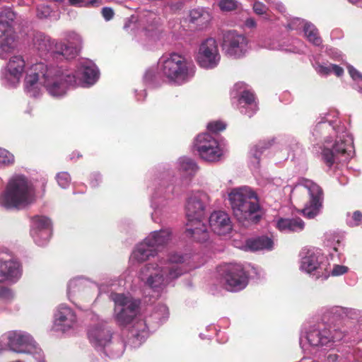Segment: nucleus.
Segmentation results:
<instances>
[{
    "instance_id": "nucleus-1",
    "label": "nucleus",
    "mask_w": 362,
    "mask_h": 362,
    "mask_svg": "<svg viewBox=\"0 0 362 362\" xmlns=\"http://www.w3.org/2000/svg\"><path fill=\"white\" fill-rule=\"evenodd\" d=\"M338 116L337 110L320 115L310 139L313 146L322 150V159L329 168L334 164L346 163L354 153L353 136L341 125Z\"/></svg>"
},
{
    "instance_id": "nucleus-2",
    "label": "nucleus",
    "mask_w": 362,
    "mask_h": 362,
    "mask_svg": "<svg viewBox=\"0 0 362 362\" xmlns=\"http://www.w3.org/2000/svg\"><path fill=\"white\" fill-rule=\"evenodd\" d=\"M76 83L72 71L64 66L40 62L26 70L24 90L29 97L37 98L42 95L41 86H43L50 96L62 98Z\"/></svg>"
},
{
    "instance_id": "nucleus-3",
    "label": "nucleus",
    "mask_w": 362,
    "mask_h": 362,
    "mask_svg": "<svg viewBox=\"0 0 362 362\" xmlns=\"http://www.w3.org/2000/svg\"><path fill=\"white\" fill-rule=\"evenodd\" d=\"M110 299L114 302L112 317L116 324L129 330L132 346H140L148 337L150 327L141 313V300L130 294L118 293H112Z\"/></svg>"
},
{
    "instance_id": "nucleus-4",
    "label": "nucleus",
    "mask_w": 362,
    "mask_h": 362,
    "mask_svg": "<svg viewBox=\"0 0 362 362\" xmlns=\"http://www.w3.org/2000/svg\"><path fill=\"white\" fill-rule=\"evenodd\" d=\"M186 256L173 253L166 260L148 263L141 268L139 279L153 291L160 292L187 271L183 265Z\"/></svg>"
},
{
    "instance_id": "nucleus-5",
    "label": "nucleus",
    "mask_w": 362,
    "mask_h": 362,
    "mask_svg": "<svg viewBox=\"0 0 362 362\" xmlns=\"http://www.w3.org/2000/svg\"><path fill=\"white\" fill-rule=\"evenodd\" d=\"M150 188V206L153 210L151 218L155 224H166L170 216V202L181 189L174 183L172 171L167 168H163L156 175Z\"/></svg>"
},
{
    "instance_id": "nucleus-6",
    "label": "nucleus",
    "mask_w": 362,
    "mask_h": 362,
    "mask_svg": "<svg viewBox=\"0 0 362 362\" xmlns=\"http://www.w3.org/2000/svg\"><path fill=\"white\" fill-rule=\"evenodd\" d=\"M62 35L63 40H57L43 33L37 32L33 35V47L41 57L49 55L66 60L74 59L82 47L81 36L71 30L65 31Z\"/></svg>"
},
{
    "instance_id": "nucleus-7",
    "label": "nucleus",
    "mask_w": 362,
    "mask_h": 362,
    "mask_svg": "<svg viewBox=\"0 0 362 362\" xmlns=\"http://www.w3.org/2000/svg\"><path fill=\"white\" fill-rule=\"evenodd\" d=\"M37 199L33 182L25 175H11L0 193V207L6 210H22L33 204Z\"/></svg>"
},
{
    "instance_id": "nucleus-8",
    "label": "nucleus",
    "mask_w": 362,
    "mask_h": 362,
    "mask_svg": "<svg viewBox=\"0 0 362 362\" xmlns=\"http://www.w3.org/2000/svg\"><path fill=\"white\" fill-rule=\"evenodd\" d=\"M234 216L240 221L257 224L262 216L258 197L248 186L233 188L228 194Z\"/></svg>"
},
{
    "instance_id": "nucleus-9",
    "label": "nucleus",
    "mask_w": 362,
    "mask_h": 362,
    "mask_svg": "<svg viewBox=\"0 0 362 362\" xmlns=\"http://www.w3.org/2000/svg\"><path fill=\"white\" fill-rule=\"evenodd\" d=\"M344 337L339 329H332L324 322L305 326L301 330L299 344L303 351L326 350L332 349L337 341Z\"/></svg>"
},
{
    "instance_id": "nucleus-10",
    "label": "nucleus",
    "mask_w": 362,
    "mask_h": 362,
    "mask_svg": "<svg viewBox=\"0 0 362 362\" xmlns=\"http://www.w3.org/2000/svg\"><path fill=\"white\" fill-rule=\"evenodd\" d=\"M88 341L98 351L110 358H119L124 351L122 339L115 335L111 327L105 322L90 325L87 332Z\"/></svg>"
},
{
    "instance_id": "nucleus-11",
    "label": "nucleus",
    "mask_w": 362,
    "mask_h": 362,
    "mask_svg": "<svg viewBox=\"0 0 362 362\" xmlns=\"http://www.w3.org/2000/svg\"><path fill=\"white\" fill-rule=\"evenodd\" d=\"M123 285V280L116 277L107 276L101 283L97 284L83 276H76L69 281L66 295L70 302L79 309H82L83 303L89 302L93 299V296L90 295L92 290L105 291L106 288Z\"/></svg>"
},
{
    "instance_id": "nucleus-12",
    "label": "nucleus",
    "mask_w": 362,
    "mask_h": 362,
    "mask_svg": "<svg viewBox=\"0 0 362 362\" xmlns=\"http://www.w3.org/2000/svg\"><path fill=\"white\" fill-rule=\"evenodd\" d=\"M160 74L173 84L182 85L195 74L194 64L185 56L176 52L163 54L158 60Z\"/></svg>"
},
{
    "instance_id": "nucleus-13",
    "label": "nucleus",
    "mask_w": 362,
    "mask_h": 362,
    "mask_svg": "<svg viewBox=\"0 0 362 362\" xmlns=\"http://www.w3.org/2000/svg\"><path fill=\"white\" fill-rule=\"evenodd\" d=\"M6 346L11 351L17 354H31L37 362H45L42 350L35 341L33 336L23 330L17 329L6 332L3 335Z\"/></svg>"
},
{
    "instance_id": "nucleus-14",
    "label": "nucleus",
    "mask_w": 362,
    "mask_h": 362,
    "mask_svg": "<svg viewBox=\"0 0 362 362\" xmlns=\"http://www.w3.org/2000/svg\"><path fill=\"white\" fill-rule=\"evenodd\" d=\"M304 189L308 194V199L300 211L303 216L308 219L318 216L323 207L324 192L322 187L311 180L300 178L292 189V193Z\"/></svg>"
},
{
    "instance_id": "nucleus-15",
    "label": "nucleus",
    "mask_w": 362,
    "mask_h": 362,
    "mask_svg": "<svg viewBox=\"0 0 362 362\" xmlns=\"http://www.w3.org/2000/svg\"><path fill=\"white\" fill-rule=\"evenodd\" d=\"M253 269L249 264L230 263L221 266L218 272L225 282L226 288L229 291L238 292L247 286L250 271Z\"/></svg>"
},
{
    "instance_id": "nucleus-16",
    "label": "nucleus",
    "mask_w": 362,
    "mask_h": 362,
    "mask_svg": "<svg viewBox=\"0 0 362 362\" xmlns=\"http://www.w3.org/2000/svg\"><path fill=\"white\" fill-rule=\"evenodd\" d=\"M299 269L316 279L326 277V259L317 248L304 247L300 254Z\"/></svg>"
},
{
    "instance_id": "nucleus-17",
    "label": "nucleus",
    "mask_w": 362,
    "mask_h": 362,
    "mask_svg": "<svg viewBox=\"0 0 362 362\" xmlns=\"http://www.w3.org/2000/svg\"><path fill=\"white\" fill-rule=\"evenodd\" d=\"M211 202L209 194L203 190L189 192L185 203V216L188 223L193 225L201 223Z\"/></svg>"
},
{
    "instance_id": "nucleus-18",
    "label": "nucleus",
    "mask_w": 362,
    "mask_h": 362,
    "mask_svg": "<svg viewBox=\"0 0 362 362\" xmlns=\"http://www.w3.org/2000/svg\"><path fill=\"white\" fill-rule=\"evenodd\" d=\"M221 47L228 57L240 59L250 49V41L245 34L230 30L223 34Z\"/></svg>"
},
{
    "instance_id": "nucleus-19",
    "label": "nucleus",
    "mask_w": 362,
    "mask_h": 362,
    "mask_svg": "<svg viewBox=\"0 0 362 362\" xmlns=\"http://www.w3.org/2000/svg\"><path fill=\"white\" fill-rule=\"evenodd\" d=\"M54 327L56 331L67 335L76 333L81 322L76 312L65 303L59 304L54 315Z\"/></svg>"
},
{
    "instance_id": "nucleus-20",
    "label": "nucleus",
    "mask_w": 362,
    "mask_h": 362,
    "mask_svg": "<svg viewBox=\"0 0 362 362\" xmlns=\"http://www.w3.org/2000/svg\"><path fill=\"white\" fill-rule=\"evenodd\" d=\"M233 104L237 102V108L240 113L249 117L257 111L258 107L254 93L243 82L236 83L230 92Z\"/></svg>"
},
{
    "instance_id": "nucleus-21",
    "label": "nucleus",
    "mask_w": 362,
    "mask_h": 362,
    "mask_svg": "<svg viewBox=\"0 0 362 362\" xmlns=\"http://www.w3.org/2000/svg\"><path fill=\"white\" fill-rule=\"evenodd\" d=\"M194 148L200 158L208 162L219 161L223 156L218 141L209 133H202L196 137Z\"/></svg>"
},
{
    "instance_id": "nucleus-22",
    "label": "nucleus",
    "mask_w": 362,
    "mask_h": 362,
    "mask_svg": "<svg viewBox=\"0 0 362 362\" xmlns=\"http://www.w3.org/2000/svg\"><path fill=\"white\" fill-rule=\"evenodd\" d=\"M196 60L202 69L210 70L216 68L221 61V54L216 40L209 37L202 42L199 47Z\"/></svg>"
},
{
    "instance_id": "nucleus-23",
    "label": "nucleus",
    "mask_w": 362,
    "mask_h": 362,
    "mask_svg": "<svg viewBox=\"0 0 362 362\" xmlns=\"http://www.w3.org/2000/svg\"><path fill=\"white\" fill-rule=\"evenodd\" d=\"M25 62L23 57L16 55L10 58L6 65L0 71V81L8 88H16L25 70Z\"/></svg>"
},
{
    "instance_id": "nucleus-24",
    "label": "nucleus",
    "mask_w": 362,
    "mask_h": 362,
    "mask_svg": "<svg viewBox=\"0 0 362 362\" xmlns=\"http://www.w3.org/2000/svg\"><path fill=\"white\" fill-rule=\"evenodd\" d=\"M65 67L68 69L66 66ZM69 70L72 71L76 79V84L72 86L70 89L79 85L83 87L92 86L96 83L100 76V71L95 63L87 59L80 60L76 70L70 69Z\"/></svg>"
},
{
    "instance_id": "nucleus-25",
    "label": "nucleus",
    "mask_w": 362,
    "mask_h": 362,
    "mask_svg": "<svg viewBox=\"0 0 362 362\" xmlns=\"http://www.w3.org/2000/svg\"><path fill=\"white\" fill-rule=\"evenodd\" d=\"M123 28L127 32L138 36L139 42L145 47L152 45L158 39V31L156 27L151 25L148 28L140 29L137 24V17L135 16L125 19Z\"/></svg>"
},
{
    "instance_id": "nucleus-26",
    "label": "nucleus",
    "mask_w": 362,
    "mask_h": 362,
    "mask_svg": "<svg viewBox=\"0 0 362 362\" xmlns=\"http://www.w3.org/2000/svg\"><path fill=\"white\" fill-rule=\"evenodd\" d=\"M21 264L15 258H0V284L16 283L22 276Z\"/></svg>"
},
{
    "instance_id": "nucleus-27",
    "label": "nucleus",
    "mask_w": 362,
    "mask_h": 362,
    "mask_svg": "<svg viewBox=\"0 0 362 362\" xmlns=\"http://www.w3.org/2000/svg\"><path fill=\"white\" fill-rule=\"evenodd\" d=\"M16 18V13L10 8L0 12V40L6 44L9 38V49L13 52L16 47V36L11 30V24Z\"/></svg>"
},
{
    "instance_id": "nucleus-28",
    "label": "nucleus",
    "mask_w": 362,
    "mask_h": 362,
    "mask_svg": "<svg viewBox=\"0 0 362 362\" xmlns=\"http://www.w3.org/2000/svg\"><path fill=\"white\" fill-rule=\"evenodd\" d=\"M233 245L235 247L245 251L272 250L274 246L273 240L266 236L246 239L245 241L233 238Z\"/></svg>"
},
{
    "instance_id": "nucleus-29",
    "label": "nucleus",
    "mask_w": 362,
    "mask_h": 362,
    "mask_svg": "<svg viewBox=\"0 0 362 362\" xmlns=\"http://www.w3.org/2000/svg\"><path fill=\"white\" fill-rule=\"evenodd\" d=\"M157 254V249L145 238L143 242L136 245L130 256L132 262H141L147 260L150 257H154Z\"/></svg>"
},
{
    "instance_id": "nucleus-30",
    "label": "nucleus",
    "mask_w": 362,
    "mask_h": 362,
    "mask_svg": "<svg viewBox=\"0 0 362 362\" xmlns=\"http://www.w3.org/2000/svg\"><path fill=\"white\" fill-rule=\"evenodd\" d=\"M171 233L168 228H162L159 230L151 233L147 238V241L152 245V247L157 249V252L160 247L168 243L170 239Z\"/></svg>"
},
{
    "instance_id": "nucleus-31",
    "label": "nucleus",
    "mask_w": 362,
    "mask_h": 362,
    "mask_svg": "<svg viewBox=\"0 0 362 362\" xmlns=\"http://www.w3.org/2000/svg\"><path fill=\"white\" fill-rule=\"evenodd\" d=\"M274 144V139H266L259 141L256 145L251 148L250 155L253 159L251 163L254 168H258L261 156L268 150Z\"/></svg>"
},
{
    "instance_id": "nucleus-32",
    "label": "nucleus",
    "mask_w": 362,
    "mask_h": 362,
    "mask_svg": "<svg viewBox=\"0 0 362 362\" xmlns=\"http://www.w3.org/2000/svg\"><path fill=\"white\" fill-rule=\"evenodd\" d=\"M211 16L208 9L203 7H197L189 11V21L197 26L206 25L211 21Z\"/></svg>"
},
{
    "instance_id": "nucleus-33",
    "label": "nucleus",
    "mask_w": 362,
    "mask_h": 362,
    "mask_svg": "<svg viewBox=\"0 0 362 362\" xmlns=\"http://www.w3.org/2000/svg\"><path fill=\"white\" fill-rule=\"evenodd\" d=\"M30 234L37 245L44 247L48 244L52 230V228H31Z\"/></svg>"
},
{
    "instance_id": "nucleus-34",
    "label": "nucleus",
    "mask_w": 362,
    "mask_h": 362,
    "mask_svg": "<svg viewBox=\"0 0 362 362\" xmlns=\"http://www.w3.org/2000/svg\"><path fill=\"white\" fill-rule=\"evenodd\" d=\"M304 37L314 46L320 47L322 45V39L317 27L308 21L303 30Z\"/></svg>"
},
{
    "instance_id": "nucleus-35",
    "label": "nucleus",
    "mask_w": 362,
    "mask_h": 362,
    "mask_svg": "<svg viewBox=\"0 0 362 362\" xmlns=\"http://www.w3.org/2000/svg\"><path fill=\"white\" fill-rule=\"evenodd\" d=\"M209 226H230L229 215L223 211H215L209 218Z\"/></svg>"
},
{
    "instance_id": "nucleus-36",
    "label": "nucleus",
    "mask_w": 362,
    "mask_h": 362,
    "mask_svg": "<svg viewBox=\"0 0 362 362\" xmlns=\"http://www.w3.org/2000/svg\"><path fill=\"white\" fill-rule=\"evenodd\" d=\"M176 165L179 171L188 175L194 173L198 169L196 162L193 159L185 156L180 157L177 160Z\"/></svg>"
},
{
    "instance_id": "nucleus-37",
    "label": "nucleus",
    "mask_w": 362,
    "mask_h": 362,
    "mask_svg": "<svg viewBox=\"0 0 362 362\" xmlns=\"http://www.w3.org/2000/svg\"><path fill=\"white\" fill-rule=\"evenodd\" d=\"M344 235L334 230H329L325 233L324 243L327 246L332 247L334 251H337V246L344 239Z\"/></svg>"
},
{
    "instance_id": "nucleus-38",
    "label": "nucleus",
    "mask_w": 362,
    "mask_h": 362,
    "mask_svg": "<svg viewBox=\"0 0 362 362\" xmlns=\"http://www.w3.org/2000/svg\"><path fill=\"white\" fill-rule=\"evenodd\" d=\"M186 235L196 241L205 242L209 238V230L206 228H189L186 230Z\"/></svg>"
},
{
    "instance_id": "nucleus-39",
    "label": "nucleus",
    "mask_w": 362,
    "mask_h": 362,
    "mask_svg": "<svg viewBox=\"0 0 362 362\" xmlns=\"http://www.w3.org/2000/svg\"><path fill=\"white\" fill-rule=\"evenodd\" d=\"M349 269L348 267L341 264H334L332 269H329V264L327 262H326V272L327 273V276L326 277H322V280L327 279L329 276H340L349 272Z\"/></svg>"
},
{
    "instance_id": "nucleus-40",
    "label": "nucleus",
    "mask_w": 362,
    "mask_h": 362,
    "mask_svg": "<svg viewBox=\"0 0 362 362\" xmlns=\"http://www.w3.org/2000/svg\"><path fill=\"white\" fill-rule=\"evenodd\" d=\"M169 316L168 308L165 305H158L156 308L151 318L156 320L157 323H162L165 321Z\"/></svg>"
},
{
    "instance_id": "nucleus-41",
    "label": "nucleus",
    "mask_w": 362,
    "mask_h": 362,
    "mask_svg": "<svg viewBox=\"0 0 362 362\" xmlns=\"http://www.w3.org/2000/svg\"><path fill=\"white\" fill-rule=\"evenodd\" d=\"M14 163V156L6 149L0 148V168L11 166Z\"/></svg>"
},
{
    "instance_id": "nucleus-42",
    "label": "nucleus",
    "mask_w": 362,
    "mask_h": 362,
    "mask_svg": "<svg viewBox=\"0 0 362 362\" xmlns=\"http://www.w3.org/2000/svg\"><path fill=\"white\" fill-rule=\"evenodd\" d=\"M347 69L349 75L356 83L354 86V88L362 93V74L349 64L347 65Z\"/></svg>"
},
{
    "instance_id": "nucleus-43",
    "label": "nucleus",
    "mask_w": 362,
    "mask_h": 362,
    "mask_svg": "<svg viewBox=\"0 0 362 362\" xmlns=\"http://www.w3.org/2000/svg\"><path fill=\"white\" fill-rule=\"evenodd\" d=\"M33 226H52L54 222L50 217L45 215H35L30 218Z\"/></svg>"
},
{
    "instance_id": "nucleus-44",
    "label": "nucleus",
    "mask_w": 362,
    "mask_h": 362,
    "mask_svg": "<svg viewBox=\"0 0 362 362\" xmlns=\"http://www.w3.org/2000/svg\"><path fill=\"white\" fill-rule=\"evenodd\" d=\"M308 21L300 18H291L286 27L291 30L302 31Z\"/></svg>"
},
{
    "instance_id": "nucleus-45",
    "label": "nucleus",
    "mask_w": 362,
    "mask_h": 362,
    "mask_svg": "<svg viewBox=\"0 0 362 362\" xmlns=\"http://www.w3.org/2000/svg\"><path fill=\"white\" fill-rule=\"evenodd\" d=\"M15 298V293L11 288L5 286H0V301L4 303H10Z\"/></svg>"
},
{
    "instance_id": "nucleus-46",
    "label": "nucleus",
    "mask_w": 362,
    "mask_h": 362,
    "mask_svg": "<svg viewBox=\"0 0 362 362\" xmlns=\"http://www.w3.org/2000/svg\"><path fill=\"white\" fill-rule=\"evenodd\" d=\"M276 226H304V222L299 217L291 218H279Z\"/></svg>"
},
{
    "instance_id": "nucleus-47",
    "label": "nucleus",
    "mask_w": 362,
    "mask_h": 362,
    "mask_svg": "<svg viewBox=\"0 0 362 362\" xmlns=\"http://www.w3.org/2000/svg\"><path fill=\"white\" fill-rule=\"evenodd\" d=\"M144 81L146 86L151 88H156L159 85L157 81V76L153 69L147 70L144 76Z\"/></svg>"
},
{
    "instance_id": "nucleus-48",
    "label": "nucleus",
    "mask_w": 362,
    "mask_h": 362,
    "mask_svg": "<svg viewBox=\"0 0 362 362\" xmlns=\"http://www.w3.org/2000/svg\"><path fill=\"white\" fill-rule=\"evenodd\" d=\"M56 180L62 188L66 189L70 185L71 176L67 172H61L57 174Z\"/></svg>"
},
{
    "instance_id": "nucleus-49",
    "label": "nucleus",
    "mask_w": 362,
    "mask_h": 362,
    "mask_svg": "<svg viewBox=\"0 0 362 362\" xmlns=\"http://www.w3.org/2000/svg\"><path fill=\"white\" fill-rule=\"evenodd\" d=\"M52 12V8L45 4L38 5L36 8V15L40 19L47 18Z\"/></svg>"
},
{
    "instance_id": "nucleus-50",
    "label": "nucleus",
    "mask_w": 362,
    "mask_h": 362,
    "mask_svg": "<svg viewBox=\"0 0 362 362\" xmlns=\"http://www.w3.org/2000/svg\"><path fill=\"white\" fill-rule=\"evenodd\" d=\"M238 1L236 0H219L218 6L221 11H230L236 9Z\"/></svg>"
},
{
    "instance_id": "nucleus-51",
    "label": "nucleus",
    "mask_w": 362,
    "mask_h": 362,
    "mask_svg": "<svg viewBox=\"0 0 362 362\" xmlns=\"http://www.w3.org/2000/svg\"><path fill=\"white\" fill-rule=\"evenodd\" d=\"M265 47L269 49L272 50H285L286 52H293V53H300L301 52L300 49L295 47L291 48H284V46L279 44L277 42H272L265 45Z\"/></svg>"
},
{
    "instance_id": "nucleus-52",
    "label": "nucleus",
    "mask_w": 362,
    "mask_h": 362,
    "mask_svg": "<svg viewBox=\"0 0 362 362\" xmlns=\"http://www.w3.org/2000/svg\"><path fill=\"white\" fill-rule=\"evenodd\" d=\"M326 53L330 59H332L334 61H338V62H344V56L343 55L341 52L337 48L327 47Z\"/></svg>"
},
{
    "instance_id": "nucleus-53",
    "label": "nucleus",
    "mask_w": 362,
    "mask_h": 362,
    "mask_svg": "<svg viewBox=\"0 0 362 362\" xmlns=\"http://www.w3.org/2000/svg\"><path fill=\"white\" fill-rule=\"evenodd\" d=\"M206 127L209 132L212 133H217L224 130L226 127V125L221 121H213L209 122Z\"/></svg>"
},
{
    "instance_id": "nucleus-54",
    "label": "nucleus",
    "mask_w": 362,
    "mask_h": 362,
    "mask_svg": "<svg viewBox=\"0 0 362 362\" xmlns=\"http://www.w3.org/2000/svg\"><path fill=\"white\" fill-rule=\"evenodd\" d=\"M100 0H69V3L71 6H90L98 4Z\"/></svg>"
},
{
    "instance_id": "nucleus-55",
    "label": "nucleus",
    "mask_w": 362,
    "mask_h": 362,
    "mask_svg": "<svg viewBox=\"0 0 362 362\" xmlns=\"http://www.w3.org/2000/svg\"><path fill=\"white\" fill-rule=\"evenodd\" d=\"M315 70L320 75L327 76L331 74V64H317Z\"/></svg>"
},
{
    "instance_id": "nucleus-56",
    "label": "nucleus",
    "mask_w": 362,
    "mask_h": 362,
    "mask_svg": "<svg viewBox=\"0 0 362 362\" xmlns=\"http://www.w3.org/2000/svg\"><path fill=\"white\" fill-rule=\"evenodd\" d=\"M253 11L257 15L267 14V7L262 2L255 1L253 4Z\"/></svg>"
},
{
    "instance_id": "nucleus-57",
    "label": "nucleus",
    "mask_w": 362,
    "mask_h": 362,
    "mask_svg": "<svg viewBox=\"0 0 362 362\" xmlns=\"http://www.w3.org/2000/svg\"><path fill=\"white\" fill-rule=\"evenodd\" d=\"M102 182V176L98 172L92 173L90 175V185L92 187H97Z\"/></svg>"
},
{
    "instance_id": "nucleus-58",
    "label": "nucleus",
    "mask_w": 362,
    "mask_h": 362,
    "mask_svg": "<svg viewBox=\"0 0 362 362\" xmlns=\"http://www.w3.org/2000/svg\"><path fill=\"white\" fill-rule=\"evenodd\" d=\"M8 41L6 44H3L2 41L0 40V58L5 59L8 54H10L12 51L9 49V38L7 40Z\"/></svg>"
},
{
    "instance_id": "nucleus-59",
    "label": "nucleus",
    "mask_w": 362,
    "mask_h": 362,
    "mask_svg": "<svg viewBox=\"0 0 362 362\" xmlns=\"http://www.w3.org/2000/svg\"><path fill=\"white\" fill-rule=\"evenodd\" d=\"M102 16L106 21L112 20L114 17L115 12L110 7H103L101 11Z\"/></svg>"
},
{
    "instance_id": "nucleus-60",
    "label": "nucleus",
    "mask_w": 362,
    "mask_h": 362,
    "mask_svg": "<svg viewBox=\"0 0 362 362\" xmlns=\"http://www.w3.org/2000/svg\"><path fill=\"white\" fill-rule=\"evenodd\" d=\"M233 231V228H214V233L220 236H226L230 234Z\"/></svg>"
},
{
    "instance_id": "nucleus-61",
    "label": "nucleus",
    "mask_w": 362,
    "mask_h": 362,
    "mask_svg": "<svg viewBox=\"0 0 362 362\" xmlns=\"http://www.w3.org/2000/svg\"><path fill=\"white\" fill-rule=\"evenodd\" d=\"M284 145L285 146V150L287 152V157H286V158L288 157L289 151H294L295 148H296L298 147L297 142L296 141V140H294L293 139L291 140L290 144H288V141H286L284 143Z\"/></svg>"
},
{
    "instance_id": "nucleus-62",
    "label": "nucleus",
    "mask_w": 362,
    "mask_h": 362,
    "mask_svg": "<svg viewBox=\"0 0 362 362\" xmlns=\"http://www.w3.org/2000/svg\"><path fill=\"white\" fill-rule=\"evenodd\" d=\"M352 220L355 225H362V213L360 211H355L352 215Z\"/></svg>"
},
{
    "instance_id": "nucleus-63",
    "label": "nucleus",
    "mask_w": 362,
    "mask_h": 362,
    "mask_svg": "<svg viewBox=\"0 0 362 362\" xmlns=\"http://www.w3.org/2000/svg\"><path fill=\"white\" fill-rule=\"evenodd\" d=\"M325 362H344L342 358L336 354H329L327 356Z\"/></svg>"
},
{
    "instance_id": "nucleus-64",
    "label": "nucleus",
    "mask_w": 362,
    "mask_h": 362,
    "mask_svg": "<svg viewBox=\"0 0 362 362\" xmlns=\"http://www.w3.org/2000/svg\"><path fill=\"white\" fill-rule=\"evenodd\" d=\"M332 73L339 77L343 75L344 69L337 64H331V74Z\"/></svg>"
}]
</instances>
